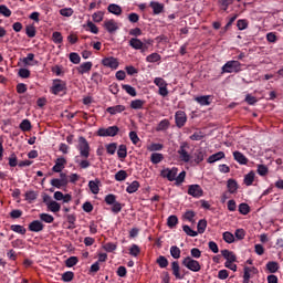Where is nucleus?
<instances>
[{
    "instance_id": "ddd939ff",
    "label": "nucleus",
    "mask_w": 283,
    "mask_h": 283,
    "mask_svg": "<svg viewBox=\"0 0 283 283\" xmlns=\"http://www.w3.org/2000/svg\"><path fill=\"white\" fill-rule=\"evenodd\" d=\"M44 229L45 224L39 220H33L29 223V231H32L33 233H40V231H43Z\"/></svg>"
},
{
    "instance_id": "2eb2a0df",
    "label": "nucleus",
    "mask_w": 283,
    "mask_h": 283,
    "mask_svg": "<svg viewBox=\"0 0 283 283\" xmlns=\"http://www.w3.org/2000/svg\"><path fill=\"white\" fill-rule=\"evenodd\" d=\"M171 270H172V275H175L176 280H185V274H180V264L178 261H174L171 263Z\"/></svg>"
},
{
    "instance_id": "774afa93",
    "label": "nucleus",
    "mask_w": 283,
    "mask_h": 283,
    "mask_svg": "<svg viewBox=\"0 0 283 283\" xmlns=\"http://www.w3.org/2000/svg\"><path fill=\"white\" fill-rule=\"evenodd\" d=\"M182 229L190 238H196L198 235V232L192 230L189 226H184Z\"/></svg>"
},
{
    "instance_id": "4d7b16f0",
    "label": "nucleus",
    "mask_w": 283,
    "mask_h": 283,
    "mask_svg": "<svg viewBox=\"0 0 283 283\" xmlns=\"http://www.w3.org/2000/svg\"><path fill=\"white\" fill-rule=\"evenodd\" d=\"M197 230V233H205V231H207V221L205 219L199 220Z\"/></svg>"
},
{
    "instance_id": "338daca9",
    "label": "nucleus",
    "mask_w": 283,
    "mask_h": 283,
    "mask_svg": "<svg viewBox=\"0 0 283 283\" xmlns=\"http://www.w3.org/2000/svg\"><path fill=\"white\" fill-rule=\"evenodd\" d=\"M61 17H72L74 14V9L72 8H63L60 10Z\"/></svg>"
},
{
    "instance_id": "1a4fd4ad",
    "label": "nucleus",
    "mask_w": 283,
    "mask_h": 283,
    "mask_svg": "<svg viewBox=\"0 0 283 283\" xmlns=\"http://www.w3.org/2000/svg\"><path fill=\"white\" fill-rule=\"evenodd\" d=\"M175 123L179 129H182L187 125V113L184 111H177L175 113Z\"/></svg>"
},
{
    "instance_id": "20e7f679",
    "label": "nucleus",
    "mask_w": 283,
    "mask_h": 283,
    "mask_svg": "<svg viewBox=\"0 0 283 283\" xmlns=\"http://www.w3.org/2000/svg\"><path fill=\"white\" fill-rule=\"evenodd\" d=\"M77 149L80 151L81 158H90V143H87V139L85 137L81 136L78 138Z\"/></svg>"
},
{
    "instance_id": "72a5a7b5",
    "label": "nucleus",
    "mask_w": 283,
    "mask_h": 283,
    "mask_svg": "<svg viewBox=\"0 0 283 283\" xmlns=\"http://www.w3.org/2000/svg\"><path fill=\"white\" fill-rule=\"evenodd\" d=\"M138 189H140V182L135 180L126 188V191L127 193H136Z\"/></svg>"
},
{
    "instance_id": "aec40b11",
    "label": "nucleus",
    "mask_w": 283,
    "mask_h": 283,
    "mask_svg": "<svg viewBox=\"0 0 283 283\" xmlns=\"http://www.w3.org/2000/svg\"><path fill=\"white\" fill-rule=\"evenodd\" d=\"M265 269L269 273H277V271H280V263L276 261H269L265 264Z\"/></svg>"
},
{
    "instance_id": "6e6d98bb",
    "label": "nucleus",
    "mask_w": 283,
    "mask_h": 283,
    "mask_svg": "<svg viewBox=\"0 0 283 283\" xmlns=\"http://www.w3.org/2000/svg\"><path fill=\"white\" fill-rule=\"evenodd\" d=\"M69 59L71 63H74V65H78V63H81V55L76 52L70 53Z\"/></svg>"
},
{
    "instance_id": "c756f323",
    "label": "nucleus",
    "mask_w": 283,
    "mask_h": 283,
    "mask_svg": "<svg viewBox=\"0 0 283 283\" xmlns=\"http://www.w3.org/2000/svg\"><path fill=\"white\" fill-rule=\"evenodd\" d=\"M254 180H255V172L250 171L249 174H247L244 176L243 182H244V185H247V187H251V185H253Z\"/></svg>"
},
{
    "instance_id": "0eeeda50",
    "label": "nucleus",
    "mask_w": 283,
    "mask_h": 283,
    "mask_svg": "<svg viewBox=\"0 0 283 283\" xmlns=\"http://www.w3.org/2000/svg\"><path fill=\"white\" fill-rule=\"evenodd\" d=\"M189 149V143L184 142L181 143L177 154L179 155L180 160H182V163H189V160H191V155L189 154V151L187 150Z\"/></svg>"
},
{
    "instance_id": "4c0bfd02",
    "label": "nucleus",
    "mask_w": 283,
    "mask_h": 283,
    "mask_svg": "<svg viewBox=\"0 0 283 283\" xmlns=\"http://www.w3.org/2000/svg\"><path fill=\"white\" fill-rule=\"evenodd\" d=\"M52 41L55 43V45H61V43H63V34H61L59 31L53 32Z\"/></svg>"
},
{
    "instance_id": "473e14b6",
    "label": "nucleus",
    "mask_w": 283,
    "mask_h": 283,
    "mask_svg": "<svg viewBox=\"0 0 283 283\" xmlns=\"http://www.w3.org/2000/svg\"><path fill=\"white\" fill-rule=\"evenodd\" d=\"M150 8H153L154 14H160L165 10V6L160 2H150Z\"/></svg>"
},
{
    "instance_id": "09e8293b",
    "label": "nucleus",
    "mask_w": 283,
    "mask_h": 283,
    "mask_svg": "<svg viewBox=\"0 0 283 283\" xmlns=\"http://www.w3.org/2000/svg\"><path fill=\"white\" fill-rule=\"evenodd\" d=\"M115 180L117 182H123V180H127V171L119 170L115 174Z\"/></svg>"
},
{
    "instance_id": "69168bd1",
    "label": "nucleus",
    "mask_w": 283,
    "mask_h": 283,
    "mask_svg": "<svg viewBox=\"0 0 283 283\" xmlns=\"http://www.w3.org/2000/svg\"><path fill=\"white\" fill-rule=\"evenodd\" d=\"M104 202H106V205H115L116 202V195L109 193L105 196Z\"/></svg>"
},
{
    "instance_id": "79ce46f5",
    "label": "nucleus",
    "mask_w": 283,
    "mask_h": 283,
    "mask_svg": "<svg viewBox=\"0 0 283 283\" xmlns=\"http://www.w3.org/2000/svg\"><path fill=\"white\" fill-rule=\"evenodd\" d=\"M156 262L160 269H167L169 266V260H167L164 255H160Z\"/></svg>"
},
{
    "instance_id": "2f4dec72",
    "label": "nucleus",
    "mask_w": 283,
    "mask_h": 283,
    "mask_svg": "<svg viewBox=\"0 0 283 283\" xmlns=\"http://www.w3.org/2000/svg\"><path fill=\"white\" fill-rule=\"evenodd\" d=\"M24 65H39V61H34V53H29L27 57L22 60Z\"/></svg>"
},
{
    "instance_id": "c03bdc74",
    "label": "nucleus",
    "mask_w": 283,
    "mask_h": 283,
    "mask_svg": "<svg viewBox=\"0 0 283 283\" xmlns=\"http://www.w3.org/2000/svg\"><path fill=\"white\" fill-rule=\"evenodd\" d=\"M180 248H178L177 245H172L170 248V255L171 258H174V260H180Z\"/></svg>"
},
{
    "instance_id": "a211bd4d",
    "label": "nucleus",
    "mask_w": 283,
    "mask_h": 283,
    "mask_svg": "<svg viewBox=\"0 0 283 283\" xmlns=\"http://www.w3.org/2000/svg\"><path fill=\"white\" fill-rule=\"evenodd\" d=\"M107 114H111V116H116V114H123L125 112V106L124 105H116V106H111L106 108Z\"/></svg>"
},
{
    "instance_id": "bb28decb",
    "label": "nucleus",
    "mask_w": 283,
    "mask_h": 283,
    "mask_svg": "<svg viewBox=\"0 0 283 283\" xmlns=\"http://www.w3.org/2000/svg\"><path fill=\"white\" fill-rule=\"evenodd\" d=\"M224 151H218L213 155H211L208 159L207 163H209L210 165H213V163H218V160H222V158H224Z\"/></svg>"
},
{
    "instance_id": "864d4df0",
    "label": "nucleus",
    "mask_w": 283,
    "mask_h": 283,
    "mask_svg": "<svg viewBox=\"0 0 283 283\" xmlns=\"http://www.w3.org/2000/svg\"><path fill=\"white\" fill-rule=\"evenodd\" d=\"M75 163L80 166L81 169H87L92 165L87 158L80 160L78 157H76Z\"/></svg>"
},
{
    "instance_id": "9b49d317",
    "label": "nucleus",
    "mask_w": 283,
    "mask_h": 283,
    "mask_svg": "<svg viewBox=\"0 0 283 283\" xmlns=\"http://www.w3.org/2000/svg\"><path fill=\"white\" fill-rule=\"evenodd\" d=\"M66 165L67 159H65L64 157H59L55 160V165L52 167V171H54V174H61L65 169Z\"/></svg>"
},
{
    "instance_id": "5701e85b",
    "label": "nucleus",
    "mask_w": 283,
    "mask_h": 283,
    "mask_svg": "<svg viewBox=\"0 0 283 283\" xmlns=\"http://www.w3.org/2000/svg\"><path fill=\"white\" fill-rule=\"evenodd\" d=\"M36 198H39V193L34 190H29L24 193V200H27L29 205H32Z\"/></svg>"
},
{
    "instance_id": "412c9836",
    "label": "nucleus",
    "mask_w": 283,
    "mask_h": 283,
    "mask_svg": "<svg viewBox=\"0 0 283 283\" xmlns=\"http://www.w3.org/2000/svg\"><path fill=\"white\" fill-rule=\"evenodd\" d=\"M107 10L111 12V14H115V17H120L123 14V8L115 3L109 4Z\"/></svg>"
},
{
    "instance_id": "39448f33",
    "label": "nucleus",
    "mask_w": 283,
    "mask_h": 283,
    "mask_svg": "<svg viewBox=\"0 0 283 283\" xmlns=\"http://www.w3.org/2000/svg\"><path fill=\"white\" fill-rule=\"evenodd\" d=\"M182 264L188 269L189 271H192V273H198L201 271L202 266L200 265V262L193 260L191 256H187L182 260Z\"/></svg>"
},
{
    "instance_id": "f257e3e1",
    "label": "nucleus",
    "mask_w": 283,
    "mask_h": 283,
    "mask_svg": "<svg viewBox=\"0 0 283 283\" xmlns=\"http://www.w3.org/2000/svg\"><path fill=\"white\" fill-rule=\"evenodd\" d=\"M128 43L133 50H140V53L145 54L149 50V45H154V40H144L143 42L138 38H132Z\"/></svg>"
},
{
    "instance_id": "4be33fe9",
    "label": "nucleus",
    "mask_w": 283,
    "mask_h": 283,
    "mask_svg": "<svg viewBox=\"0 0 283 283\" xmlns=\"http://www.w3.org/2000/svg\"><path fill=\"white\" fill-rule=\"evenodd\" d=\"M221 255L224 258V260H227L226 262H237L238 260L235 253L229 250H221Z\"/></svg>"
},
{
    "instance_id": "c85d7f7f",
    "label": "nucleus",
    "mask_w": 283,
    "mask_h": 283,
    "mask_svg": "<svg viewBox=\"0 0 283 283\" xmlns=\"http://www.w3.org/2000/svg\"><path fill=\"white\" fill-rule=\"evenodd\" d=\"M163 160H165V155L160 153H153L150 155V161L153 165H159V163H163Z\"/></svg>"
},
{
    "instance_id": "bf43d9fd",
    "label": "nucleus",
    "mask_w": 283,
    "mask_h": 283,
    "mask_svg": "<svg viewBox=\"0 0 283 283\" xmlns=\"http://www.w3.org/2000/svg\"><path fill=\"white\" fill-rule=\"evenodd\" d=\"M237 28H238V30H247V28H249V20H247V19L238 20Z\"/></svg>"
},
{
    "instance_id": "9d476101",
    "label": "nucleus",
    "mask_w": 283,
    "mask_h": 283,
    "mask_svg": "<svg viewBox=\"0 0 283 283\" xmlns=\"http://www.w3.org/2000/svg\"><path fill=\"white\" fill-rule=\"evenodd\" d=\"M205 191L200 185H189L188 186V196H192V198H202Z\"/></svg>"
},
{
    "instance_id": "ea45409f",
    "label": "nucleus",
    "mask_w": 283,
    "mask_h": 283,
    "mask_svg": "<svg viewBox=\"0 0 283 283\" xmlns=\"http://www.w3.org/2000/svg\"><path fill=\"white\" fill-rule=\"evenodd\" d=\"M178 224V217L176 214H171L167 219V227L169 229H174Z\"/></svg>"
},
{
    "instance_id": "a18cd8bd",
    "label": "nucleus",
    "mask_w": 283,
    "mask_h": 283,
    "mask_svg": "<svg viewBox=\"0 0 283 283\" xmlns=\"http://www.w3.org/2000/svg\"><path fill=\"white\" fill-rule=\"evenodd\" d=\"M48 209L52 211V213H59V211H61V203L56 201L50 202Z\"/></svg>"
},
{
    "instance_id": "6ab92c4d",
    "label": "nucleus",
    "mask_w": 283,
    "mask_h": 283,
    "mask_svg": "<svg viewBox=\"0 0 283 283\" xmlns=\"http://www.w3.org/2000/svg\"><path fill=\"white\" fill-rule=\"evenodd\" d=\"M195 101L201 106H208L211 105V95L197 96L195 97Z\"/></svg>"
},
{
    "instance_id": "e433bc0d",
    "label": "nucleus",
    "mask_w": 283,
    "mask_h": 283,
    "mask_svg": "<svg viewBox=\"0 0 283 283\" xmlns=\"http://www.w3.org/2000/svg\"><path fill=\"white\" fill-rule=\"evenodd\" d=\"M185 178H187V171L182 170L178 176L175 177L176 187H180L182 182H185Z\"/></svg>"
},
{
    "instance_id": "4468645a",
    "label": "nucleus",
    "mask_w": 283,
    "mask_h": 283,
    "mask_svg": "<svg viewBox=\"0 0 283 283\" xmlns=\"http://www.w3.org/2000/svg\"><path fill=\"white\" fill-rule=\"evenodd\" d=\"M104 28H105V30H107L109 32V34H114V32H116V30H118V23H116V20H114V19L106 20L104 22Z\"/></svg>"
},
{
    "instance_id": "7c9ffc66",
    "label": "nucleus",
    "mask_w": 283,
    "mask_h": 283,
    "mask_svg": "<svg viewBox=\"0 0 283 283\" xmlns=\"http://www.w3.org/2000/svg\"><path fill=\"white\" fill-rule=\"evenodd\" d=\"M10 229L14 233H19L20 235H25V233H28V230L21 224H12Z\"/></svg>"
},
{
    "instance_id": "6e6552de",
    "label": "nucleus",
    "mask_w": 283,
    "mask_h": 283,
    "mask_svg": "<svg viewBox=\"0 0 283 283\" xmlns=\"http://www.w3.org/2000/svg\"><path fill=\"white\" fill-rule=\"evenodd\" d=\"M161 178H167L169 182L176 181V176H178V168L172 167V168H166L160 171Z\"/></svg>"
},
{
    "instance_id": "5fc2aeb1",
    "label": "nucleus",
    "mask_w": 283,
    "mask_h": 283,
    "mask_svg": "<svg viewBox=\"0 0 283 283\" xmlns=\"http://www.w3.org/2000/svg\"><path fill=\"white\" fill-rule=\"evenodd\" d=\"M122 90L126 91V93L129 94V96H136V88L129 84L122 85Z\"/></svg>"
},
{
    "instance_id": "7ed1b4c3",
    "label": "nucleus",
    "mask_w": 283,
    "mask_h": 283,
    "mask_svg": "<svg viewBox=\"0 0 283 283\" xmlns=\"http://www.w3.org/2000/svg\"><path fill=\"white\" fill-rule=\"evenodd\" d=\"M51 94H54V96H59V94H65L67 92V83L63 80H54L53 84L50 90Z\"/></svg>"
},
{
    "instance_id": "393cba45",
    "label": "nucleus",
    "mask_w": 283,
    "mask_h": 283,
    "mask_svg": "<svg viewBox=\"0 0 283 283\" xmlns=\"http://www.w3.org/2000/svg\"><path fill=\"white\" fill-rule=\"evenodd\" d=\"M227 187H228L229 193L238 192L239 186H238V181L235 179H229L227 181Z\"/></svg>"
},
{
    "instance_id": "cd10ccee",
    "label": "nucleus",
    "mask_w": 283,
    "mask_h": 283,
    "mask_svg": "<svg viewBox=\"0 0 283 283\" xmlns=\"http://www.w3.org/2000/svg\"><path fill=\"white\" fill-rule=\"evenodd\" d=\"M206 154L207 153L202 148L197 149L195 151V163H196V165H200V163H202V160H205Z\"/></svg>"
},
{
    "instance_id": "58836bf2",
    "label": "nucleus",
    "mask_w": 283,
    "mask_h": 283,
    "mask_svg": "<svg viewBox=\"0 0 283 283\" xmlns=\"http://www.w3.org/2000/svg\"><path fill=\"white\" fill-rule=\"evenodd\" d=\"M98 179L96 181L91 180L88 182V188L91 189L92 193H94L95 196L98 193V191H101V188H98Z\"/></svg>"
},
{
    "instance_id": "680f3d73",
    "label": "nucleus",
    "mask_w": 283,
    "mask_h": 283,
    "mask_svg": "<svg viewBox=\"0 0 283 283\" xmlns=\"http://www.w3.org/2000/svg\"><path fill=\"white\" fill-rule=\"evenodd\" d=\"M66 266L69 269H72V266H76V264H78V258L76 256H70L66 262H65Z\"/></svg>"
},
{
    "instance_id": "e2e57ef3",
    "label": "nucleus",
    "mask_w": 283,
    "mask_h": 283,
    "mask_svg": "<svg viewBox=\"0 0 283 283\" xmlns=\"http://www.w3.org/2000/svg\"><path fill=\"white\" fill-rule=\"evenodd\" d=\"M0 14H2V17H12V11L6 6V4H1L0 6Z\"/></svg>"
},
{
    "instance_id": "f704fd0d",
    "label": "nucleus",
    "mask_w": 283,
    "mask_h": 283,
    "mask_svg": "<svg viewBox=\"0 0 283 283\" xmlns=\"http://www.w3.org/2000/svg\"><path fill=\"white\" fill-rule=\"evenodd\" d=\"M117 156L120 160L127 158V146L125 144L119 145Z\"/></svg>"
},
{
    "instance_id": "de8ad7c7",
    "label": "nucleus",
    "mask_w": 283,
    "mask_h": 283,
    "mask_svg": "<svg viewBox=\"0 0 283 283\" xmlns=\"http://www.w3.org/2000/svg\"><path fill=\"white\" fill-rule=\"evenodd\" d=\"M116 149H118V144L116 143L106 145V153L109 154V156H114V154H116Z\"/></svg>"
},
{
    "instance_id": "603ef678",
    "label": "nucleus",
    "mask_w": 283,
    "mask_h": 283,
    "mask_svg": "<svg viewBox=\"0 0 283 283\" xmlns=\"http://www.w3.org/2000/svg\"><path fill=\"white\" fill-rule=\"evenodd\" d=\"M25 34L29 39H34V36H36V28H34V25H28L25 28Z\"/></svg>"
},
{
    "instance_id": "13d9d810",
    "label": "nucleus",
    "mask_w": 283,
    "mask_h": 283,
    "mask_svg": "<svg viewBox=\"0 0 283 283\" xmlns=\"http://www.w3.org/2000/svg\"><path fill=\"white\" fill-rule=\"evenodd\" d=\"M51 186L55 187V189H62V187H67L63 180L54 178L51 180Z\"/></svg>"
},
{
    "instance_id": "f3484780",
    "label": "nucleus",
    "mask_w": 283,
    "mask_h": 283,
    "mask_svg": "<svg viewBox=\"0 0 283 283\" xmlns=\"http://www.w3.org/2000/svg\"><path fill=\"white\" fill-rule=\"evenodd\" d=\"M94 64L92 62H84L80 66H77L78 74H88V72H92V67Z\"/></svg>"
},
{
    "instance_id": "f03ea898",
    "label": "nucleus",
    "mask_w": 283,
    "mask_h": 283,
    "mask_svg": "<svg viewBox=\"0 0 283 283\" xmlns=\"http://www.w3.org/2000/svg\"><path fill=\"white\" fill-rule=\"evenodd\" d=\"M222 74H238L242 72V63L240 61L231 60L222 66Z\"/></svg>"
},
{
    "instance_id": "423d86ee",
    "label": "nucleus",
    "mask_w": 283,
    "mask_h": 283,
    "mask_svg": "<svg viewBox=\"0 0 283 283\" xmlns=\"http://www.w3.org/2000/svg\"><path fill=\"white\" fill-rule=\"evenodd\" d=\"M118 132H120V128H118V126H109L107 128H99L97 130V136H101L103 138H107L109 137H114V136H118Z\"/></svg>"
},
{
    "instance_id": "8fccbe9b",
    "label": "nucleus",
    "mask_w": 283,
    "mask_h": 283,
    "mask_svg": "<svg viewBox=\"0 0 283 283\" xmlns=\"http://www.w3.org/2000/svg\"><path fill=\"white\" fill-rule=\"evenodd\" d=\"M40 220H42V222H46V224H52V222H54V217L49 213H41Z\"/></svg>"
},
{
    "instance_id": "37998d69",
    "label": "nucleus",
    "mask_w": 283,
    "mask_h": 283,
    "mask_svg": "<svg viewBox=\"0 0 283 283\" xmlns=\"http://www.w3.org/2000/svg\"><path fill=\"white\" fill-rule=\"evenodd\" d=\"M160 59H163V56H160V54L158 53H151L146 57V62L147 63H158V61H160Z\"/></svg>"
},
{
    "instance_id": "0e129e2a",
    "label": "nucleus",
    "mask_w": 283,
    "mask_h": 283,
    "mask_svg": "<svg viewBox=\"0 0 283 283\" xmlns=\"http://www.w3.org/2000/svg\"><path fill=\"white\" fill-rule=\"evenodd\" d=\"M63 282H72L74 280V272L67 271L62 274Z\"/></svg>"
},
{
    "instance_id": "b1692460",
    "label": "nucleus",
    "mask_w": 283,
    "mask_h": 283,
    "mask_svg": "<svg viewBox=\"0 0 283 283\" xmlns=\"http://www.w3.org/2000/svg\"><path fill=\"white\" fill-rule=\"evenodd\" d=\"M235 19H238V14H234L233 17H231L228 21V23L224 25V28H222L220 30V35L224 36V34H227V32H229V28H231L233 25V23L235 22Z\"/></svg>"
},
{
    "instance_id": "dca6fc26",
    "label": "nucleus",
    "mask_w": 283,
    "mask_h": 283,
    "mask_svg": "<svg viewBox=\"0 0 283 283\" xmlns=\"http://www.w3.org/2000/svg\"><path fill=\"white\" fill-rule=\"evenodd\" d=\"M233 158L239 163V165H248L249 164V158L244 156L240 150L233 151Z\"/></svg>"
},
{
    "instance_id": "052dcab7",
    "label": "nucleus",
    "mask_w": 283,
    "mask_h": 283,
    "mask_svg": "<svg viewBox=\"0 0 283 283\" xmlns=\"http://www.w3.org/2000/svg\"><path fill=\"white\" fill-rule=\"evenodd\" d=\"M165 146L163 144H150L147 149L148 151H163Z\"/></svg>"
},
{
    "instance_id": "a878e982",
    "label": "nucleus",
    "mask_w": 283,
    "mask_h": 283,
    "mask_svg": "<svg viewBox=\"0 0 283 283\" xmlns=\"http://www.w3.org/2000/svg\"><path fill=\"white\" fill-rule=\"evenodd\" d=\"M146 103L144 99H133L130 102V109H145Z\"/></svg>"
},
{
    "instance_id": "49530a36",
    "label": "nucleus",
    "mask_w": 283,
    "mask_h": 283,
    "mask_svg": "<svg viewBox=\"0 0 283 283\" xmlns=\"http://www.w3.org/2000/svg\"><path fill=\"white\" fill-rule=\"evenodd\" d=\"M223 240L224 242H227V244H233V242H235V237L233 235V233L227 231L223 232Z\"/></svg>"
},
{
    "instance_id": "f8f14e48",
    "label": "nucleus",
    "mask_w": 283,
    "mask_h": 283,
    "mask_svg": "<svg viewBox=\"0 0 283 283\" xmlns=\"http://www.w3.org/2000/svg\"><path fill=\"white\" fill-rule=\"evenodd\" d=\"M104 67H111V70H118V60L114 56L105 57L102 60Z\"/></svg>"
},
{
    "instance_id": "c9c22d12",
    "label": "nucleus",
    "mask_w": 283,
    "mask_h": 283,
    "mask_svg": "<svg viewBox=\"0 0 283 283\" xmlns=\"http://www.w3.org/2000/svg\"><path fill=\"white\" fill-rule=\"evenodd\" d=\"M239 213H241V216H249V213H251V207H249V203H240Z\"/></svg>"
},
{
    "instance_id": "3c124183",
    "label": "nucleus",
    "mask_w": 283,
    "mask_h": 283,
    "mask_svg": "<svg viewBox=\"0 0 283 283\" xmlns=\"http://www.w3.org/2000/svg\"><path fill=\"white\" fill-rule=\"evenodd\" d=\"M129 255L133 258H138V255H140V247H138V244H133L129 248Z\"/></svg>"
},
{
    "instance_id": "a19ab883",
    "label": "nucleus",
    "mask_w": 283,
    "mask_h": 283,
    "mask_svg": "<svg viewBox=\"0 0 283 283\" xmlns=\"http://www.w3.org/2000/svg\"><path fill=\"white\" fill-rule=\"evenodd\" d=\"M20 129L21 132H30V129H32V123L30 122V119H23L20 123Z\"/></svg>"
}]
</instances>
